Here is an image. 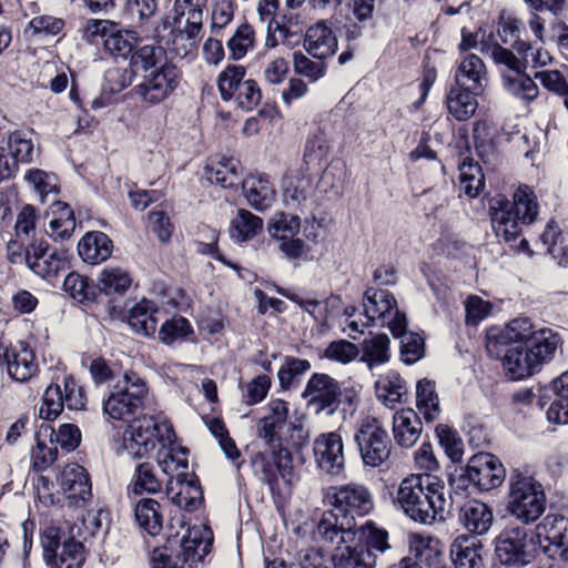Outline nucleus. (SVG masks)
Wrapping results in <instances>:
<instances>
[{"mask_svg": "<svg viewBox=\"0 0 568 568\" xmlns=\"http://www.w3.org/2000/svg\"><path fill=\"white\" fill-rule=\"evenodd\" d=\"M141 50L135 52L126 67H113L104 72L103 91L116 94L133 84L139 78V72L142 71L141 67L145 65L142 63Z\"/></svg>", "mask_w": 568, "mask_h": 568, "instance_id": "34", "label": "nucleus"}, {"mask_svg": "<svg viewBox=\"0 0 568 568\" xmlns=\"http://www.w3.org/2000/svg\"><path fill=\"white\" fill-rule=\"evenodd\" d=\"M202 29V24L197 23H189L186 21L185 28L183 30H172L170 43L172 45V50L176 54L183 53L187 54L189 48L193 47L196 42L197 36Z\"/></svg>", "mask_w": 568, "mask_h": 568, "instance_id": "60", "label": "nucleus"}, {"mask_svg": "<svg viewBox=\"0 0 568 568\" xmlns=\"http://www.w3.org/2000/svg\"><path fill=\"white\" fill-rule=\"evenodd\" d=\"M230 59L241 60L255 47V31L248 23L237 27L235 33L227 41Z\"/></svg>", "mask_w": 568, "mask_h": 568, "instance_id": "53", "label": "nucleus"}, {"mask_svg": "<svg viewBox=\"0 0 568 568\" xmlns=\"http://www.w3.org/2000/svg\"><path fill=\"white\" fill-rule=\"evenodd\" d=\"M87 403L85 389L72 374L54 375L41 398L39 417L44 422L34 434L36 444L45 443L49 438L50 444L54 445L57 430L49 422L57 419L64 407L70 410H83Z\"/></svg>", "mask_w": 568, "mask_h": 568, "instance_id": "8", "label": "nucleus"}, {"mask_svg": "<svg viewBox=\"0 0 568 568\" xmlns=\"http://www.w3.org/2000/svg\"><path fill=\"white\" fill-rule=\"evenodd\" d=\"M438 445L453 464H460L464 455V442L458 430L448 424L439 423L434 428Z\"/></svg>", "mask_w": 568, "mask_h": 568, "instance_id": "50", "label": "nucleus"}, {"mask_svg": "<svg viewBox=\"0 0 568 568\" xmlns=\"http://www.w3.org/2000/svg\"><path fill=\"white\" fill-rule=\"evenodd\" d=\"M356 535L352 530L338 531L337 544L332 555L334 568H375V559H371L369 551H364Z\"/></svg>", "mask_w": 568, "mask_h": 568, "instance_id": "22", "label": "nucleus"}, {"mask_svg": "<svg viewBox=\"0 0 568 568\" xmlns=\"http://www.w3.org/2000/svg\"><path fill=\"white\" fill-rule=\"evenodd\" d=\"M0 366L6 368L11 379L20 383L31 379L39 372L34 348L24 339L16 344L0 341Z\"/></svg>", "mask_w": 568, "mask_h": 568, "instance_id": "18", "label": "nucleus"}, {"mask_svg": "<svg viewBox=\"0 0 568 568\" xmlns=\"http://www.w3.org/2000/svg\"><path fill=\"white\" fill-rule=\"evenodd\" d=\"M40 219L39 210L32 204H24L17 216L14 234L17 237L26 236L31 240L36 234V225Z\"/></svg>", "mask_w": 568, "mask_h": 568, "instance_id": "64", "label": "nucleus"}, {"mask_svg": "<svg viewBox=\"0 0 568 568\" xmlns=\"http://www.w3.org/2000/svg\"><path fill=\"white\" fill-rule=\"evenodd\" d=\"M131 501L138 527L152 537L159 536L164 521L163 506L160 500L153 497H139Z\"/></svg>", "mask_w": 568, "mask_h": 568, "instance_id": "29", "label": "nucleus"}, {"mask_svg": "<svg viewBox=\"0 0 568 568\" xmlns=\"http://www.w3.org/2000/svg\"><path fill=\"white\" fill-rule=\"evenodd\" d=\"M534 531L540 538L544 536L548 541V545L541 546V549L549 558L556 559L558 557L560 560L568 562L567 517L560 514H548Z\"/></svg>", "mask_w": 568, "mask_h": 568, "instance_id": "19", "label": "nucleus"}, {"mask_svg": "<svg viewBox=\"0 0 568 568\" xmlns=\"http://www.w3.org/2000/svg\"><path fill=\"white\" fill-rule=\"evenodd\" d=\"M263 229V220L247 210H239L237 219L231 223V237L245 242L256 236Z\"/></svg>", "mask_w": 568, "mask_h": 568, "instance_id": "52", "label": "nucleus"}, {"mask_svg": "<svg viewBox=\"0 0 568 568\" xmlns=\"http://www.w3.org/2000/svg\"><path fill=\"white\" fill-rule=\"evenodd\" d=\"M239 109L253 111L262 100V91L254 79H247L242 82L233 98Z\"/></svg>", "mask_w": 568, "mask_h": 568, "instance_id": "63", "label": "nucleus"}, {"mask_svg": "<svg viewBox=\"0 0 568 568\" xmlns=\"http://www.w3.org/2000/svg\"><path fill=\"white\" fill-rule=\"evenodd\" d=\"M159 9V0H123V14L136 26L144 27L150 23Z\"/></svg>", "mask_w": 568, "mask_h": 568, "instance_id": "54", "label": "nucleus"}, {"mask_svg": "<svg viewBox=\"0 0 568 568\" xmlns=\"http://www.w3.org/2000/svg\"><path fill=\"white\" fill-rule=\"evenodd\" d=\"M31 470L36 474H42L49 469L58 459V448L47 443H38L30 450Z\"/></svg>", "mask_w": 568, "mask_h": 568, "instance_id": "62", "label": "nucleus"}, {"mask_svg": "<svg viewBox=\"0 0 568 568\" xmlns=\"http://www.w3.org/2000/svg\"><path fill=\"white\" fill-rule=\"evenodd\" d=\"M422 415L413 408H403L393 416V435L397 445L410 448L423 432Z\"/></svg>", "mask_w": 568, "mask_h": 568, "instance_id": "32", "label": "nucleus"}, {"mask_svg": "<svg viewBox=\"0 0 568 568\" xmlns=\"http://www.w3.org/2000/svg\"><path fill=\"white\" fill-rule=\"evenodd\" d=\"M141 58L144 59L142 63H145L139 72L141 81L132 87L130 93L143 109L163 105L180 89L183 72L161 44L142 50Z\"/></svg>", "mask_w": 568, "mask_h": 568, "instance_id": "5", "label": "nucleus"}, {"mask_svg": "<svg viewBox=\"0 0 568 568\" xmlns=\"http://www.w3.org/2000/svg\"><path fill=\"white\" fill-rule=\"evenodd\" d=\"M62 287L73 301L84 306L93 304L100 294L99 282L75 271L64 277Z\"/></svg>", "mask_w": 568, "mask_h": 568, "instance_id": "41", "label": "nucleus"}, {"mask_svg": "<svg viewBox=\"0 0 568 568\" xmlns=\"http://www.w3.org/2000/svg\"><path fill=\"white\" fill-rule=\"evenodd\" d=\"M458 180L455 186L458 196L468 200L478 197L486 187V179L481 165L470 155H466L458 164Z\"/></svg>", "mask_w": 568, "mask_h": 568, "instance_id": "31", "label": "nucleus"}, {"mask_svg": "<svg viewBox=\"0 0 568 568\" xmlns=\"http://www.w3.org/2000/svg\"><path fill=\"white\" fill-rule=\"evenodd\" d=\"M416 407L426 425L438 419L442 408L436 392V383L428 378H422L416 385Z\"/></svg>", "mask_w": 568, "mask_h": 568, "instance_id": "43", "label": "nucleus"}, {"mask_svg": "<svg viewBox=\"0 0 568 568\" xmlns=\"http://www.w3.org/2000/svg\"><path fill=\"white\" fill-rule=\"evenodd\" d=\"M560 378L561 375L540 390L537 405L544 408L549 404L546 412L547 420L556 425H566L568 424V387L559 382Z\"/></svg>", "mask_w": 568, "mask_h": 568, "instance_id": "24", "label": "nucleus"}, {"mask_svg": "<svg viewBox=\"0 0 568 568\" xmlns=\"http://www.w3.org/2000/svg\"><path fill=\"white\" fill-rule=\"evenodd\" d=\"M267 414L258 422V435L267 446H281L284 439L280 432L288 418V402L282 398H272L266 405Z\"/></svg>", "mask_w": 568, "mask_h": 568, "instance_id": "25", "label": "nucleus"}, {"mask_svg": "<svg viewBox=\"0 0 568 568\" xmlns=\"http://www.w3.org/2000/svg\"><path fill=\"white\" fill-rule=\"evenodd\" d=\"M395 503L415 523L430 525L445 518V486L429 474H412L397 489Z\"/></svg>", "mask_w": 568, "mask_h": 568, "instance_id": "7", "label": "nucleus"}, {"mask_svg": "<svg viewBox=\"0 0 568 568\" xmlns=\"http://www.w3.org/2000/svg\"><path fill=\"white\" fill-rule=\"evenodd\" d=\"M377 399L386 407L395 408L396 404L405 402L407 396L406 381L396 371H388L375 382Z\"/></svg>", "mask_w": 568, "mask_h": 568, "instance_id": "40", "label": "nucleus"}, {"mask_svg": "<svg viewBox=\"0 0 568 568\" xmlns=\"http://www.w3.org/2000/svg\"><path fill=\"white\" fill-rule=\"evenodd\" d=\"M364 315L369 322L385 317L386 314L397 310V301L387 290L368 287L363 298Z\"/></svg>", "mask_w": 568, "mask_h": 568, "instance_id": "44", "label": "nucleus"}, {"mask_svg": "<svg viewBox=\"0 0 568 568\" xmlns=\"http://www.w3.org/2000/svg\"><path fill=\"white\" fill-rule=\"evenodd\" d=\"M546 506L544 485L534 475L514 469L509 476L508 513L523 524H531L541 517Z\"/></svg>", "mask_w": 568, "mask_h": 568, "instance_id": "13", "label": "nucleus"}, {"mask_svg": "<svg viewBox=\"0 0 568 568\" xmlns=\"http://www.w3.org/2000/svg\"><path fill=\"white\" fill-rule=\"evenodd\" d=\"M529 10L530 17L528 26L536 37L537 41L545 44L544 38V18L539 14L544 11H549L555 17H559L566 6V0H524Z\"/></svg>", "mask_w": 568, "mask_h": 568, "instance_id": "46", "label": "nucleus"}, {"mask_svg": "<svg viewBox=\"0 0 568 568\" xmlns=\"http://www.w3.org/2000/svg\"><path fill=\"white\" fill-rule=\"evenodd\" d=\"M487 70L484 61L474 53H467L455 71L454 79L457 87H465L471 91L484 93L483 81Z\"/></svg>", "mask_w": 568, "mask_h": 568, "instance_id": "39", "label": "nucleus"}, {"mask_svg": "<svg viewBox=\"0 0 568 568\" xmlns=\"http://www.w3.org/2000/svg\"><path fill=\"white\" fill-rule=\"evenodd\" d=\"M42 556L49 568H82L87 559L85 546L74 536H65L58 526L45 527L40 536Z\"/></svg>", "mask_w": 568, "mask_h": 568, "instance_id": "15", "label": "nucleus"}, {"mask_svg": "<svg viewBox=\"0 0 568 568\" xmlns=\"http://www.w3.org/2000/svg\"><path fill=\"white\" fill-rule=\"evenodd\" d=\"M504 82L509 93L527 102L535 100L539 93L538 85L525 71L516 77L505 75Z\"/></svg>", "mask_w": 568, "mask_h": 568, "instance_id": "56", "label": "nucleus"}, {"mask_svg": "<svg viewBox=\"0 0 568 568\" xmlns=\"http://www.w3.org/2000/svg\"><path fill=\"white\" fill-rule=\"evenodd\" d=\"M304 48L315 59L324 60L337 51V38L326 22L311 26L304 39Z\"/></svg>", "mask_w": 568, "mask_h": 568, "instance_id": "33", "label": "nucleus"}, {"mask_svg": "<svg viewBox=\"0 0 568 568\" xmlns=\"http://www.w3.org/2000/svg\"><path fill=\"white\" fill-rule=\"evenodd\" d=\"M246 68L242 64H227L217 75L216 84L221 99L230 102L236 95L237 89L244 82Z\"/></svg>", "mask_w": 568, "mask_h": 568, "instance_id": "51", "label": "nucleus"}, {"mask_svg": "<svg viewBox=\"0 0 568 568\" xmlns=\"http://www.w3.org/2000/svg\"><path fill=\"white\" fill-rule=\"evenodd\" d=\"M58 483L71 505L78 506L92 497L90 474L78 463L67 464L58 476Z\"/></svg>", "mask_w": 568, "mask_h": 568, "instance_id": "23", "label": "nucleus"}, {"mask_svg": "<svg viewBox=\"0 0 568 568\" xmlns=\"http://www.w3.org/2000/svg\"><path fill=\"white\" fill-rule=\"evenodd\" d=\"M130 273L121 267H105L99 276L100 294L111 297L106 303V311L111 320L126 322L131 328L143 336H154L158 329L159 306L154 301L143 297L130 310L129 300H124L132 285Z\"/></svg>", "mask_w": 568, "mask_h": 568, "instance_id": "3", "label": "nucleus"}, {"mask_svg": "<svg viewBox=\"0 0 568 568\" xmlns=\"http://www.w3.org/2000/svg\"><path fill=\"white\" fill-rule=\"evenodd\" d=\"M163 483L158 476L156 466L150 462L139 463L126 486V496L130 500L144 495H162Z\"/></svg>", "mask_w": 568, "mask_h": 568, "instance_id": "26", "label": "nucleus"}, {"mask_svg": "<svg viewBox=\"0 0 568 568\" xmlns=\"http://www.w3.org/2000/svg\"><path fill=\"white\" fill-rule=\"evenodd\" d=\"M195 334L192 323L180 314H174L171 318H168L162 323L158 331L159 341L166 345L172 346L175 343H182L186 341H194Z\"/></svg>", "mask_w": 568, "mask_h": 568, "instance_id": "45", "label": "nucleus"}, {"mask_svg": "<svg viewBox=\"0 0 568 568\" xmlns=\"http://www.w3.org/2000/svg\"><path fill=\"white\" fill-rule=\"evenodd\" d=\"M354 442L366 467L384 465L392 454V439L383 423L367 415L358 420L354 430Z\"/></svg>", "mask_w": 568, "mask_h": 568, "instance_id": "16", "label": "nucleus"}, {"mask_svg": "<svg viewBox=\"0 0 568 568\" xmlns=\"http://www.w3.org/2000/svg\"><path fill=\"white\" fill-rule=\"evenodd\" d=\"M253 475L268 486L272 495L280 494L278 477L290 480L293 475L292 452L284 446H267L264 450L250 453Z\"/></svg>", "mask_w": 568, "mask_h": 568, "instance_id": "17", "label": "nucleus"}, {"mask_svg": "<svg viewBox=\"0 0 568 568\" xmlns=\"http://www.w3.org/2000/svg\"><path fill=\"white\" fill-rule=\"evenodd\" d=\"M325 500L331 508L323 511L316 531L321 540L332 545L338 531L355 528L356 517L369 515L375 506L372 491L355 483L329 487Z\"/></svg>", "mask_w": 568, "mask_h": 568, "instance_id": "4", "label": "nucleus"}, {"mask_svg": "<svg viewBox=\"0 0 568 568\" xmlns=\"http://www.w3.org/2000/svg\"><path fill=\"white\" fill-rule=\"evenodd\" d=\"M240 185L247 202L255 210L263 211L271 205L275 191L267 174H250Z\"/></svg>", "mask_w": 568, "mask_h": 568, "instance_id": "38", "label": "nucleus"}, {"mask_svg": "<svg viewBox=\"0 0 568 568\" xmlns=\"http://www.w3.org/2000/svg\"><path fill=\"white\" fill-rule=\"evenodd\" d=\"M541 550L538 534L523 526H506L494 539V556L500 565L523 568Z\"/></svg>", "mask_w": 568, "mask_h": 568, "instance_id": "14", "label": "nucleus"}, {"mask_svg": "<svg viewBox=\"0 0 568 568\" xmlns=\"http://www.w3.org/2000/svg\"><path fill=\"white\" fill-rule=\"evenodd\" d=\"M301 217L287 212H276L268 222V233L275 239L292 237L301 231Z\"/></svg>", "mask_w": 568, "mask_h": 568, "instance_id": "55", "label": "nucleus"}, {"mask_svg": "<svg viewBox=\"0 0 568 568\" xmlns=\"http://www.w3.org/2000/svg\"><path fill=\"white\" fill-rule=\"evenodd\" d=\"M506 351L501 358L505 376L513 382L526 379L551 363L564 338L551 327L537 328L529 317L511 320L498 337Z\"/></svg>", "mask_w": 568, "mask_h": 568, "instance_id": "1", "label": "nucleus"}, {"mask_svg": "<svg viewBox=\"0 0 568 568\" xmlns=\"http://www.w3.org/2000/svg\"><path fill=\"white\" fill-rule=\"evenodd\" d=\"M523 31H525V27L520 19L511 13L500 12L497 34L503 43L510 44L518 54H526L531 50V43L520 38Z\"/></svg>", "mask_w": 568, "mask_h": 568, "instance_id": "42", "label": "nucleus"}, {"mask_svg": "<svg viewBox=\"0 0 568 568\" xmlns=\"http://www.w3.org/2000/svg\"><path fill=\"white\" fill-rule=\"evenodd\" d=\"M426 549H434L422 537L413 535L409 539V555L387 568H430L432 560H424L420 556Z\"/></svg>", "mask_w": 568, "mask_h": 568, "instance_id": "57", "label": "nucleus"}, {"mask_svg": "<svg viewBox=\"0 0 568 568\" xmlns=\"http://www.w3.org/2000/svg\"><path fill=\"white\" fill-rule=\"evenodd\" d=\"M473 138L478 154H481L496 146L498 130L493 123L479 120L474 123Z\"/></svg>", "mask_w": 568, "mask_h": 568, "instance_id": "59", "label": "nucleus"}, {"mask_svg": "<svg viewBox=\"0 0 568 568\" xmlns=\"http://www.w3.org/2000/svg\"><path fill=\"white\" fill-rule=\"evenodd\" d=\"M352 531L356 535L355 539L363 550L369 551L371 559H375L376 564L378 555L390 549L389 532L374 520H367L359 527L356 525L355 528H352Z\"/></svg>", "mask_w": 568, "mask_h": 568, "instance_id": "35", "label": "nucleus"}, {"mask_svg": "<svg viewBox=\"0 0 568 568\" xmlns=\"http://www.w3.org/2000/svg\"><path fill=\"white\" fill-rule=\"evenodd\" d=\"M181 548L183 564H187L189 568H196V564L202 562L212 551L213 538L204 539L200 531H189L181 540Z\"/></svg>", "mask_w": 568, "mask_h": 568, "instance_id": "48", "label": "nucleus"}, {"mask_svg": "<svg viewBox=\"0 0 568 568\" xmlns=\"http://www.w3.org/2000/svg\"><path fill=\"white\" fill-rule=\"evenodd\" d=\"M311 368L312 364L306 358L285 356L284 363L277 372L280 389L286 392L297 387L302 376Z\"/></svg>", "mask_w": 568, "mask_h": 568, "instance_id": "49", "label": "nucleus"}, {"mask_svg": "<svg viewBox=\"0 0 568 568\" xmlns=\"http://www.w3.org/2000/svg\"><path fill=\"white\" fill-rule=\"evenodd\" d=\"M207 180L223 189H233L242 182L243 169L239 159L225 154L216 155L204 168Z\"/></svg>", "mask_w": 568, "mask_h": 568, "instance_id": "28", "label": "nucleus"}, {"mask_svg": "<svg viewBox=\"0 0 568 568\" xmlns=\"http://www.w3.org/2000/svg\"><path fill=\"white\" fill-rule=\"evenodd\" d=\"M113 248V241L102 231L87 232L77 245L80 258L90 265H99L109 260Z\"/></svg>", "mask_w": 568, "mask_h": 568, "instance_id": "27", "label": "nucleus"}, {"mask_svg": "<svg viewBox=\"0 0 568 568\" xmlns=\"http://www.w3.org/2000/svg\"><path fill=\"white\" fill-rule=\"evenodd\" d=\"M425 354L424 338L414 332L400 339L399 356L405 365H413L417 363Z\"/></svg>", "mask_w": 568, "mask_h": 568, "instance_id": "61", "label": "nucleus"}, {"mask_svg": "<svg viewBox=\"0 0 568 568\" xmlns=\"http://www.w3.org/2000/svg\"><path fill=\"white\" fill-rule=\"evenodd\" d=\"M176 434L173 425L168 419L160 420L154 415H143L133 418L122 433L113 436V449L116 455L126 453L133 459L149 457L158 444L165 446L173 444Z\"/></svg>", "mask_w": 568, "mask_h": 568, "instance_id": "9", "label": "nucleus"}, {"mask_svg": "<svg viewBox=\"0 0 568 568\" xmlns=\"http://www.w3.org/2000/svg\"><path fill=\"white\" fill-rule=\"evenodd\" d=\"M484 552V545L476 536L459 535L450 545L455 568H485Z\"/></svg>", "mask_w": 568, "mask_h": 568, "instance_id": "30", "label": "nucleus"}, {"mask_svg": "<svg viewBox=\"0 0 568 568\" xmlns=\"http://www.w3.org/2000/svg\"><path fill=\"white\" fill-rule=\"evenodd\" d=\"M361 386L345 385L327 373H313L301 397L306 400L307 408H314L316 414H335L341 406L343 412L356 410L361 397Z\"/></svg>", "mask_w": 568, "mask_h": 568, "instance_id": "10", "label": "nucleus"}, {"mask_svg": "<svg viewBox=\"0 0 568 568\" xmlns=\"http://www.w3.org/2000/svg\"><path fill=\"white\" fill-rule=\"evenodd\" d=\"M358 355V346L344 338L328 343L323 353L324 358L341 364H348L355 361Z\"/></svg>", "mask_w": 568, "mask_h": 568, "instance_id": "58", "label": "nucleus"}, {"mask_svg": "<svg viewBox=\"0 0 568 568\" xmlns=\"http://www.w3.org/2000/svg\"><path fill=\"white\" fill-rule=\"evenodd\" d=\"M52 219L49 222L50 236L54 242L60 241L61 246H52L44 235L32 236L27 252V266L39 277L54 283L61 273L71 268L72 251L64 246L77 227V220L72 207L62 201L50 205Z\"/></svg>", "mask_w": 568, "mask_h": 568, "instance_id": "2", "label": "nucleus"}, {"mask_svg": "<svg viewBox=\"0 0 568 568\" xmlns=\"http://www.w3.org/2000/svg\"><path fill=\"white\" fill-rule=\"evenodd\" d=\"M460 524L470 532L471 536L484 535L493 524V511L483 501L468 500L458 513Z\"/></svg>", "mask_w": 568, "mask_h": 568, "instance_id": "36", "label": "nucleus"}, {"mask_svg": "<svg viewBox=\"0 0 568 568\" xmlns=\"http://www.w3.org/2000/svg\"><path fill=\"white\" fill-rule=\"evenodd\" d=\"M149 386L139 373L124 372L123 379L112 386L103 399V413L115 420L132 422L143 415L149 399Z\"/></svg>", "mask_w": 568, "mask_h": 568, "instance_id": "12", "label": "nucleus"}, {"mask_svg": "<svg viewBox=\"0 0 568 568\" xmlns=\"http://www.w3.org/2000/svg\"><path fill=\"white\" fill-rule=\"evenodd\" d=\"M82 39L90 44L102 43L103 50L115 59L130 62L139 50L151 49L160 43H142L135 30L124 28L120 22L110 19H88L83 24Z\"/></svg>", "mask_w": 568, "mask_h": 568, "instance_id": "11", "label": "nucleus"}, {"mask_svg": "<svg viewBox=\"0 0 568 568\" xmlns=\"http://www.w3.org/2000/svg\"><path fill=\"white\" fill-rule=\"evenodd\" d=\"M361 362L368 368L384 365L390 359V339L385 333H378L371 338H365L362 344Z\"/></svg>", "mask_w": 568, "mask_h": 568, "instance_id": "47", "label": "nucleus"}, {"mask_svg": "<svg viewBox=\"0 0 568 568\" xmlns=\"http://www.w3.org/2000/svg\"><path fill=\"white\" fill-rule=\"evenodd\" d=\"M539 204L532 187L520 184L511 199L498 193L488 200V215L496 236L504 242L515 243L525 226L531 225L538 217Z\"/></svg>", "mask_w": 568, "mask_h": 568, "instance_id": "6", "label": "nucleus"}, {"mask_svg": "<svg viewBox=\"0 0 568 568\" xmlns=\"http://www.w3.org/2000/svg\"><path fill=\"white\" fill-rule=\"evenodd\" d=\"M468 470L474 477L475 489L489 491L499 487L506 477L501 460L494 454L480 452L468 459Z\"/></svg>", "mask_w": 568, "mask_h": 568, "instance_id": "20", "label": "nucleus"}, {"mask_svg": "<svg viewBox=\"0 0 568 568\" xmlns=\"http://www.w3.org/2000/svg\"><path fill=\"white\" fill-rule=\"evenodd\" d=\"M317 467L329 475H339L344 470V444L339 433L328 432L318 435L313 443Z\"/></svg>", "mask_w": 568, "mask_h": 568, "instance_id": "21", "label": "nucleus"}, {"mask_svg": "<svg viewBox=\"0 0 568 568\" xmlns=\"http://www.w3.org/2000/svg\"><path fill=\"white\" fill-rule=\"evenodd\" d=\"M481 94L468 88L453 84L445 99L448 113L459 122L467 121L475 114L478 108L477 97Z\"/></svg>", "mask_w": 568, "mask_h": 568, "instance_id": "37", "label": "nucleus"}]
</instances>
